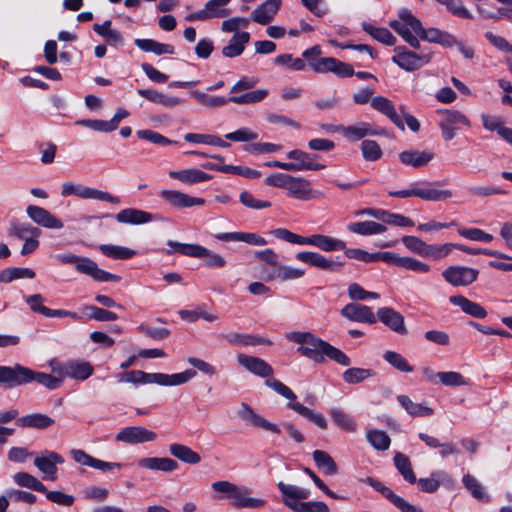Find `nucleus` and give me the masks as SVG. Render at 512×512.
<instances>
[{"label":"nucleus","instance_id":"obj_1","mask_svg":"<svg viewBox=\"0 0 512 512\" xmlns=\"http://www.w3.org/2000/svg\"><path fill=\"white\" fill-rule=\"evenodd\" d=\"M286 338L299 344L297 352L315 363H323L328 358L342 366L351 364L350 358L343 351L311 332L293 331L288 333Z\"/></svg>","mask_w":512,"mask_h":512},{"label":"nucleus","instance_id":"obj_2","mask_svg":"<svg viewBox=\"0 0 512 512\" xmlns=\"http://www.w3.org/2000/svg\"><path fill=\"white\" fill-rule=\"evenodd\" d=\"M37 382L49 390H56L62 386V379L52 374L36 372L20 364L14 366L0 365V384L7 388Z\"/></svg>","mask_w":512,"mask_h":512},{"label":"nucleus","instance_id":"obj_3","mask_svg":"<svg viewBox=\"0 0 512 512\" xmlns=\"http://www.w3.org/2000/svg\"><path fill=\"white\" fill-rule=\"evenodd\" d=\"M196 371L187 369L181 373H147L141 370L124 372L119 375V382L133 384H158L160 386H178L187 383L196 376Z\"/></svg>","mask_w":512,"mask_h":512},{"label":"nucleus","instance_id":"obj_4","mask_svg":"<svg viewBox=\"0 0 512 512\" xmlns=\"http://www.w3.org/2000/svg\"><path fill=\"white\" fill-rule=\"evenodd\" d=\"M265 384L277 394L288 400L287 408L293 410L303 418L318 426L320 429H327L328 423L323 414L304 406L300 402H297L296 394L287 385L275 378L267 379Z\"/></svg>","mask_w":512,"mask_h":512},{"label":"nucleus","instance_id":"obj_5","mask_svg":"<svg viewBox=\"0 0 512 512\" xmlns=\"http://www.w3.org/2000/svg\"><path fill=\"white\" fill-rule=\"evenodd\" d=\"M276 238L291 244L312 245L325 251L332 252L345 249V242L323 234L302 236L289 231L286 228H277L271 232Z\"/></svg>","mask_w":512,"mask_h":512},{"label":"nucleus","instance_id":"obj_6","mask_svg":"<svg viewBox=\"0 0 512 512\" xmlns=\"http://www.w3.org/2000/svg\"><path fill=\"white\" fill-rule=\"evenodd\" d=\"M63 264H74L79 273L85 274L98 282H119L121 277L112 274L98 267L97 263L90 258L80 257L73 253H64L56 256Z\"/></svg>","mask_w":512,"mask_h":512},{"label":"nucleus","instance_id":"obj_7","mask_svg":"<svg viewBox=\"0 0 512 512\" xmlns=\"http://www.w3.org/2000/svg\"><path fill=\"white\" fill-rule=\"evenodd\" d=\"M389 24L411 47L419 48L417 32L420 30V20L413 16L409 10H401L399 18L390 21Z\"/></svg>","mask_w":512,"mask_h":512},{"label":"nucleus","instance_id":"obj_8","mask_svg":"<svg viewBox=\"0 0 512 512\" xmlns=\"http://www.w3.org/2000/svg\"><path fill=\"white\" fill-rule=\"evenodd\" d=\"M435 185V183L431 182H414L408 189L390 191L388 194L389 196L396 198H408L415 196L425 201H439L445 199L448 192L437 189Z\"/></svg>","mask_w":512,"mask_h":512},{"label":"nucleus","instance_id":"obj_9","mask_svg":"<svg viewBox=\"0 0 512 512\" xmlns=\"http://www.w3.org/2000/svg\"><path fill=\"white\" fill-rule=\"evenodd\" d=\"M71 195L77 196L82 199H95L99 201H106L112 204L120 203V199L117 196H113L108 192L77 184L74 182L63 183L61 196L68 197Z\"/></svg>","mask_w":512,"mask_h":512},{"label":"nucleus","instance_id":"obj_10","mask_svg":"<svg viewBox=\"0 0 512 512\" xmlns=\"http://www.w3.org/2000/svg\"><path fill=\"white\" fill-rule=\"evenodd\" d=\"M231 0H209L200 10L188 14L185 19L189 22L207 21L213 18H225L231 14L227 7Z\"/></svg>","mask_w":512,"mask_h":512},{"label":"nucleus","instance_id":"obj_11","mask_svg":"<svg viewBox=\"0 0 512 512\" xmlns=\"http://www.w3.org/2000/svg\"><path fill=\"white\" fill-rule=\"evenodd\" d=\"M157 434L143 426H128L120 429L115 436L117 442L129 445L155 441Z\"/></svg>","mask_w":512,"mask_h":512},{"label":"nucleus","instance_id":"obj_12","mask_svg":"<svg viewBox=\"0 0 512 512\" xmlns=\"http://www.w3.org/2000/svg\"><path fill=\"white\" fill-rule=\"evenodd\" d=\"M159 196L166 204L176 209H185L205 204L203 198L190 196L173 189H163L159 192Z\"/></svg>","mask_w":512,"mask_h":512},{"label":"nucleus","instance_id":"obj_13","mask_svg":"<svg viewBox=\"0 0 512 512\" xmlns=\"http://www.w3.org/2000/svg\"><path fill=\"white\" fill-rule=\"evenodd\" d=\"M64 458L57 452L45 450L34 458V465L44 474V479L56 480L58 464H63Z\"/></svg>","mask_w":512,"mask_h":512},{"label":"nucleus","instance_id":"obj_14","mask_svg":"<svg viewBox=\"0 0 512 512\" xmlns=\"http://www.w3.org/2000/svg\"><path fill=\"white\" fill-rule=\"evenodd\" d=\"M395 52L392 61L406 71L417 70L430 61L428 54H417L405 47H397Z\"/></svg>","mask_w":512,"mask_h":512},{"label":"nucleus","instance_id":"obj_15","mask_svg":"<svg viewBox=\"0 0 512 512\" xmlns=\"http://www.w3.org/2000/svg\"><path fill=\"white\" fill-rule=\"evenodd\" d=\"M286 156L293 160L292 162H287L291 172L304 170L318 171L325 168L324 164L315 162L317 157L315 154L307 153L300 149L291 150Z\"/></svg>","mask_w":512,"mask_h":512},{"label":"nucleus","instance_id":"obj_16","mask_svg":"<svg viewBox=\"0 0 512 512\" xmlns=\"http://www.w3.org/2000/svg\"><path fill=\"white\" fill-rule=\"evenodd\" d=\"M26 214L38 226L47 229H62L64 227L59 218L43 207L29 205L26 208Z\"/></svg>","mask_w":512,"mask_h":512},{"label":"nucleus","instance_id":"obj_17","mask_svg":"<svg viewBox=\"0 0 512 512\" xmlns=\"http://www.w3.org/2000/svg\"><path fill=\"white\" fill-rule=\"evenodd\" d=\"M340 314L353 322L375 324L377 321L376 315L373 313L369 306L349 303L346 304L340 311Z\"/></svg>","mask_w":512,"mask_h":512},{"label":"nucleus","instance_id":"obj_18","mask_svg":"<svg viewBox=\"0 0 512 512\" xmlns=\"http://www.w3.org/2000/svg\"><path fill=\"white\" fill-rule=\"evenodd\" d=\"M322 53L320 46L315 45L309 49H306L302 56L307 59L308 65L316 73H328L333 72L335 58L324 57L318 58Z\"/></svg>","mask_w":512,"mask_h":512},{"label":"nucleus","instance_id":"obj_19","mask_svg":"<svg viewBox=\"0 0 512 512\" xmlns=\"http://www.w3.org/2000/svg\"><path fill=\"white\" fill-rule=\"evenodd\" d=\"M238 416L243 420L251 425L261 428L266 431H270L275 434H279L281 432L279 426L275 423H272L262 417L261 415L257 414L250 405L243 402L241 403L240 409L238 410Z\"/></svg>","mask_w":512,"mask_h":512},{"label":"nucleus","instance_id":"obj_20","mask_svg":"<svg viewBox=\"0 0 512 512\" xmlns=\"http://www.w3.org/2000/svg\"><path fill=\"white\" fill-rule=\"evenodd\" d=\"M376 318L397 334L405 335L407 333L404 317L393 308H379L376 313Z\"/></svg>","mask_w":512,"mask_h":512},{"label":"nucleus","instance_id":"obj_21","mask_svg":"<svg viewBox=\"0 0 512 512\" xmlns=\"http://www.w3.org/2000/svg\"><path fill=\"white\" fill-rule=\"evenodd\" d=\"M348 141H358L366 136H376L383 133L382 129H376L367 122H359L355 125L340 126L337 129Z\"/></svg>","mask_w":512,"mask_h":512},{"label":"nucleus","instance_id":"obj_22","mask_svg":"<svg viewBox=\"0 0 512 512\" xmlns=\"http://www.w3.org/2000/svg\"><path fill=\"white\" fill-rule=\"evenodd\" d=\"M295 257L302 263H306L323 270L340 271L342 267L341 263L331 261L317 252L301 251L298 252Z\"/></svg>","mask_w":512,"mask_h":512},{"label":"nucleus","instance_id":"obj_23","mask_svg":"<svg viewBox=\"0 0 512 512\" xmlns=\"http://www.w3.org/2000/svg\"><path fill=\"white\" fill-rule=\"evenodd\" d=\"M237 360L242 367L259 377L265 378L273 374V368L261 358L240 353Z\"/></svg>","mask_w":512,"mask_h":512},{"label":"nucleus","instance_id":"obj_24","mask_svg":"<svg viewBox=\"0 0 512 512\" xmlns=\"http://www.w3.org/2000/svg\"><path fill=\"white\" fill-rule=\"evenodd\" d=\"M371 107L378 111L379 113L388 117L391 120V122L395 124L399 129H405L404 122L398 115L396 108L390 99L384 96L373 97L371 100Z\"/></svg>","mask_w":512,"mask_h":512},{"label":"nucleus","instance_id":"obj_25","mask_svg":"<svg viewBox=\"0 0 512 512\" xmlns=\"http://www.w3.org/2000/svg\"><path fill=\"white\" fill-rule=\"evenodd\" d=\"M286 190L289 195L298 200L307 201L316 197L311 188V182L302 177H294L291 175Z\"/></svg>","mask_w":512,"mask_h":512},{"label":"nucleus","instance_id":"obj_26","mask_svg":"<svg viewBox=\"0 0 512 512\" xmlns=\"http://www.w3.org/2000/svg\"><path fill=\"white\" fill-rule=\"evenodd\" d=\"M214 237L224 242H245L254 246H264L267 244V240L256 233L221 232L214 234Z\"/></svg>","mask_w":512,"mask_h":512},{"label":"nucleus","instance_id":"obj_27","mask_svg":"<svg viewBox=\"0 0 512 512\" xmlns=\"http://www.w3.org/2000/svg\"><path fill=\"white\" fill-rule=\"evenodd\" d=\"M399 161L406 166L421 168L426 166L433 158L434 153L429 150H405L399 153Z\"/></svg>","mask_w":512,"mask_h":512},{"label":"nucleus","instance_id":"obj_28","mask_svg":"<svg viewBox=\"0 0 512 512\" xmlns=\"http://www.w3.org/2000/svg\"><path fill=\"white\" fill-rule=\"evenodd\" d=\"M450 303L459 307L463 313L473 318L484 319L488 314L487 310L482 305L462 295L450 296Z\"/></svg>","mask_w":512,"mask_h":512},{"label":"nucleus","instance_id":"obj_29","mask_svg":"<svg viewBox=\"0 0 512 512\" xmlns=\"http://www.w3.org/2000/svg\"><path fill=\"white\" fill-rule=\"evenodd\" d=\"M281 6V0H266L251 14V19L258 24L271 22Z\"/></svg>","mask_w":512,"mask_h":512},{"label":"nucleus","instance_id":"obj_30","mask_svg":"<svg viewBox=\"0 0 512 512\" xmlns=\"http://www.w3.org/2000/svg\"><path fill=\"white\" fill-rule=\"evenodd\" d=\"M15 423L20 428L44 430L52 426L55 423V420L46 414L31 413L18 417Z\"/></svg>","mask_w":512,"mask_h":512},{"label":"nucleus","instance_id":"obj_31","mask_svg":"<svg viewBox=\"0 0 512 512\" xmlns=\"http://www.w3.org/2000/svg\"><path fill=\"white\" fill-rule=\"evenodd\" d=\"M251 490L246 487H239L236 485V491L233 492L231 500L232 505L236 508H251L256 509L263 507L266 503L263 499L252 498L249 495Z\"/></svg>","mask_w":512,"mask_h":512},{"label":"nucleus","instance_id":"obj_32","mask_svg":"<svg viewBox=\"0 0 512 512\" xmlns=\"http://www.w3.org/2000/svg\"><path fill=\"white\" fill-rule=\"evenodd\" d=\"M66 378L85 381L92 376L94 367L88 361L70 359L67 361Z\"/></svg>","mask_w":512,"mask_h":512},{"label":"nucleus","instance_id":"obj_33","mask_svg":"<svg viewBox=\"0 0 512 512\" xmlns=\"http://www.w3.org/2000/svg\"><path fill=\"white\" fill-rule=\"evenodd\" d=\"M169 176L172 179H176L188 185L202 183L212 179V176L210 174H207L206 172L197 168L170 171Z\"/></svg>","mask_w":512,"mask_h":512},{"label":"nucleus","instance_id":"obj_34","mask_svg":"<svg viewBox=\"0 0 512 512\" xmlns=\"http://www.w3.org/2000/svg\"><path fill=\"white\" fill-rule=\"evenodd\" d=\"M479 271L465 266H450V284L453 286H467L473 283Z\"/></svg>","mask_w":512,"mask_h":512},{"label":"nucleus","instance_id":"obj_35","mask_svg":"<svg viewBox=\"0 0 512 512\" xmlns=\"http://www.w3.org/2000/svg\"><path fill=\"white\" fill-rule=\"evenodd\" d=\"M115 218L119 223L140 225L152 221L154 217L151 213L143 210L126 208L117 213Z\"/></svg>","mask_w":512,"mask_h":512},{"label":"nucleus","instance_id":"obj_36","mask_svg":"<svg viewBox=\"0 0 512 512\" xmlns=\"http://www.w3.org/2000/svg\"><path fill=\"white\" fill-rule=\"evenodd\" d=\"M138 466L149 470L172 472L178 468V463L168 457H146L138 461Z\"/></svg>","mask_w":512,"mask_h":512},{"label":"nucleus","instance_id":"obj_37","mask_svg":"<svg viewBox=\"0 0 512 512\" xmlns=\"http://www.w3.org/2000/svg\"><path fill=\"white\" fill-rule=\"evenodd\" d=\"M250 40V34L248 32H236L231 39L229 40L228 44L223 47L222 54L225 57L228 58H234L237 56H240L244 49L245 45Z\"/></svg>","mask_w":512,"mask_h":512},{"label":"nucleus","instance_id":"obj_38","mask_svg":"<svg viewBox=\"0 0 512 512\" xmlns=\"http://www.w3.org/2000/svg\"><path fill=\"white\" fill-rule=\"evenodd\" d=\"M112 21L106 20L102 24L95 23L93 30L111 46H121L124 43L122 33L111 28Z\"/></svg>","mask_w":512,"mask_h":512},{"label":"nucleus","instance_id":"obj_39","mask_svg":"<svg viewBox=\"0 0 512 512\" xmlns=\"http://www.w3.org/2000/svg\"><path fill=\"white\" fill-rule=\"evenodd\" d=\"M348 231L361 236H370L376 234H382L387 230V227L381 223L375 221L366 220L360 222H354L347 225Z\"/></svg>","mask_w":512,"mask_h":512},{"label":"nucleus","instance_id":"obj_40","mask_svg":"<svg viewBox=\"0 0 512 512\" xmlns=\"http://www.w3.org/2000/svg\"><path fill=\"white\" fill-rule=\"evenodd\" d=\"M135 45L143 52H151L156 55L175 53V48L171 44L160 43L154 39H140L137 38L134 41Z\"/></svg>","mask_w":512,"mask_h":512},{"label":"nucleus","instance_id":"obj_41","mask_svg":"<svg viewBox=\"0 0 512 512\" xmlns=\"http://www.w3.org/2000/svg\"><path fill=\"white\" fill-rule=\"evenodd\" d=\"M169 452L173 457L187 464L195 465L201 461L200 455L184 444H171Z\"/></svg>","mask_w":512,"mask_h":512},{"label":"nucleus","instance_id":"obj_42","mask_svg":"<svg viewBox=\"0 0 512 512\" xmlns=\"http://www.w3.org/2000/svg\"><path fill=\"white\" fill-rule=\"evenodd\" d=\"M329 415L335 425L340 429L349 433H353L357 430V424L354 421L353 416L344 410L340 408H331L329 410Z\"/></svg>","mask_w":512,"mask_h":512},{"label":"nucleus","instance_id":"obj_43","mask_svg":"<svg viewBox=\"0 0 512 512\" xmlns=\"http://www.w3.org/2000/svg\"><path fill=\"white\" fill-rule=\"evenodd\" d=\"M41 233L42 231L39 228L27 222L13 221L8 228V234L20 240L40 236Z\"/></svg>","mask_w":512,"mask_h":512},{"label":"nucleus","instance_id":"obj_44","mask_svg":"<svg viewBox=\"0 0 512 512\" xmlns=\"http://www.w3.org/2000/svg\"><path fill=\"white\" fill-rule=\"evenodd\" d=\"M316 466L326 475L338 473V466L334 459L323 450H315L312 454Z\"/></svg>","mask_w":512,"mask_h":512},{"label":"nucleus","instance_id":"obj_45","mask_svg":"<svg viewBox=\"0 0 512 512\" xmlns=\"http://www.w3.org/2000/svg\"><path fill=\"white\" fill-rule=\"evenodd\" d=\"M35 272L31 268L8 267L0 270V283H10L16 279H33Z\"/></svg>","mask_w":512,"mask_h":512},{"label":"nucleus","instance_id":"obj_46","mask_svg":"<svg viewBox=\"0 0 512 512\" xmlns=\"http://www.w3.org/2000/svg\"><path fill=\"white\" fill-rule=\"evenodd\" d=\"M225 339L233 345L241 346H255V345H271L272 342L268 339L256 337L248 334L230 333L225 336Z\"/></svg>","mask_w":512,"mask_h":512},{"label":"nucleus","instance_id":"obj_47","mask_svg":"<svg viewBox=\"0 0 512 512\" xmlns=\"http://www.w3.org/2000/svg\"><path fill=\"white\" fill-rule=\"evenodd\" d=\"M397 400L411 416L424 417L431 415L433 412L428 406H424L420 403H414L407 395H399Z\"/></svg>","mask_w":512,"mask_h":512},{"label":"nucleus","instance_id":"obj_48","mask_svg":"<svg viewBox=\"0 0 512 512\" xmlns=\"http://www.w3.org/2000/svg\"><path fill=\"white\" fill-rule=\"evenodd\" d=\"M394 465L405 481L410 484L416 483V476L413 472L409 458L403 453H396L394 456Z\"/></svg>","mask_w":512,"mask_h":512},{"label":"nucleus","instance_id":"obj_49","mask_svg":"<svg viewBox=\"0 0 512 512\" xmlns=\"http://www.w3.org/2000/svg\"><path fill=\"white\" fill-rule=\"evenodd\" d=\"M362 29L368 33L375 40L385 44V45H394L396 42V38L393 34L384 27H374L373 25L364 22L362 24Z\"/></svg>","mask_w":512,"mask_h":512},{"label":"nucleus","instance_id":"obj_50","mask_svg":"<svg viewBox=\"0 0 512 512\" xmlns=\"http://www.w3.org/2000/svg\"><path fill=\"white\" fill-rule=\"evenodd\" d=\"M184 139L189 143L207 144L222 148H227L230 146V143L222 140L220 137L216 135L210 134L187 133L184 136Z\"/></svg>","mask_w":512,"mask_h":512},{"label":"nucleus","instance_id":"obj_51","mask_svg":"<svg viewBox=\"0 0 512 512\" xmlns=\"http://www.w3.org/2000/svg\"><path fill=\"white\" fill-rule=\"evenodd\" d=\"M14 482L21 487L29 488L37 492H47L45 485L35 476L27 472H18L13 476Z\"/></svg>","mask_w":512,"mask_h":512},{"label":"nucleus","instance_id":"obj_52","mask_svg":"<svg viewBox=\"0 0 512 512\" xmlns=\"http://www.w3.org/2000/svg\"><path fill=\"white\" fill-rule=\"evenodd\" d=\"M99 250L109 258L120 260L130 259L136 254L132 249L112 244H102L99 246Z\"/></svg>","mask_w":512,"mask_h":512},{"label":"nucleus","instance_id":"obj_53","mask_svg":"<svg viewBox=\"0 0 512 512\" xmlns=\"http://www.w3.org/2000/svg\"><path fill=\"white\" fill-rule=\"evenodd\" d=\"M366 438L370 445L378 451L388 450L391 444L389 435L383 430H369L366 434Z\"/></svg>","mask_w":512,"mask_h":512},{"label":"nucleus","instance_id":"obj_54","mask_svg":"<svg viewBox=\"0 0 512 512\" xmlns=\"http://www.w3.org/2000/svg\"><path fill=\"white\" fill-rule=\"evenodd\" d=\"M284 503L295 512H330L328 506L323 501L292 503L285 500Z\"/></svg>","mask_w":512,"mask_h":512},{"label":"nucleus","instance_id":"obj_55","mask_svg":"<svg viewBox=\"0 0 512 512\" xmlns=\"http://www.w3.org/2000/svg\"><path fill=\"white\" fill-rule=\"evenodd\" d=\"M463 484L477 500L484 502L490 501V496L485 493L483 486L474 476L470 474L465 475L463 477Z\"/></svg>","mask_w":512,"mask_h":512},{"label":"nucleus","instance_id":"obj_56","mask_svg":"<svg viewBox=\"0 0 512 512\" xmlns=\"http://www.w3.org/2000/svg\"><path fill=\"white\" fill-rule=\"evenodd\" d=\"M365 483L370 485L372 488H374L376 491L381 493L387 500H389L395 507L402 501V497L395 494L389 487L385 486L381 481L372 478L367 477L364 480Z\"/></svg>","mask_w":512,"mask_h":512},{"label":"nucleus","instance_id":"obj_57","mask_svg":"<svg viewBox=\"0 0 512 512\" xmlns=\"http://www.w3.org/2000/svg\"><path fill=\"white\" fill-rule=\"evenodd\" d=\"M269 94L267 89H258L244 93L239 96L229 98V101L235 104H253L264 100Z\"/></svg>","mask_w":512,"mask_h":512},{"label":"nucleus","instance_id":"obj_58","mask_svg":"<svg viewBox=\"0 0 512 512\" xmlns=\"http://www.w3.org/2000/svg\"><path fill=\"white\" fill-rule=\"evenodd\" d=\"M278 489L283 494L284 497L290 498L293 500H305L310 496V491L295 485L285 484L280 481L277 484Z\"/></svg>","mask_w":512,"mask_h":512},{"label":"nucleus","instance_id":"obj_59","mask_svg":"<svg viewBox=\"0 0 512 512\" xmlns=\"http://www.w3.org/2000/svg\"><path fill=\"white\" fill-rule=\"evenodd\" d=\"M375 373L371 369L349 368L343 373V380L348 384H357L367 378L374 376Z\"/></svg>","mask_w":512,"mask_h":512},{"label":"nucleus","instance_id":"obj_60","mask_svg":"<svg viewBox=\"0 0 512 512\" xmlns=\"http://www.w3.org/2000/svg\"><path fill=\"white\" fill-rule=\"evenodd\" d=\"M167 245L170 247V249L166 251L167 254L177 252L185 256L194 257L195 255H199V252L202 251L201 249H199L198 244H185L169 240L167 242Z\"/></svg>","mask_w":512,"mask_h":512},{"label":"nucleus","instance_id":"obj_61","mask_svg":"<svg viewBox=\"0 0 512 512\" xmlns=\"http://www.w3.org/2000/svg\"><path fill=\"white\" fill-rule=\"evenodd\" d=\"M383 358L391 366H393L395 369L401 372L410 373L413 371V367L409 365L407 360L401 354L395 351H386L383 354Z\"/></svg>","mask_w":512,"mask_h":512},{"label":"nucleus","instance_id":"obj_62","mask_svg":"<svg viewBox=\"0 0 512 512\" xmlns=\"http://www.w3.org/2000/svg\"><path fill=\"white\" fill-rule=\"evenodd\" d=\"M361 153L366 161H377L382 155V149L374 140H363L361 143Z\"/></svg>","mask_w":512,"mask_h":512},{"label":"nucleus","instance_id":"obj_63","mask_svg":"<svg viewBox=\"0 0 512 512\" xmlns=\"http://www.w3.org/2000/svg\"><path fill=\"white\" fill-rule=\"evenodd\" d=\"M347 293L352 301H364L368 298L378 299L380 295L376 292L366 291L358 283H351L348 285Z\"/></svg>","mask_w":512,"mask_h":512},{"label":"nucleus","instance_id":"obj_64","mask_svg":"<svg viewBox=\"0 0 512 512\" xmlns=\"http://www.w3.org/2000/svg\"><path fill=\"white\" fill-rule=\"evenodd\" d=\"M304 275V270L290 266H278L273 272V278L279 281H288L299 279Z\"/></svg>","mask_w":512,"mask_h":512}]
</instances>
